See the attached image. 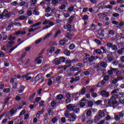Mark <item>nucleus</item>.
Returning <instances> with one entry per match:
<instances>
[{"mask_svg": "<svg viewBox=\"0 0 124 124\" xmlns=\"http://www.w3.org/2000/svg\"><path fill=\"white\" fill-rule=\"evenodd\" d=\"M0 13H1V11H0ZM11 14H12V12H8L7 10L4 9L2 14L1 15L0 14V19H3L4 17H5V18H10V17H11Z\"/></svg>", "mask_w": 124, "mask_h": 124, "instance_id": "f257e3e1", "label": "nucleus"}, {"mask_svg": "<svg viewBox=\"0 0 124 124\" xmlns=\"http://www.w3.org/2000/svg\"><path fill=\"white\" fill-rule=\"evenodd\" d=\"M66 108L67 110H69V111H73L74 113H76V114H78L79 111H80V108H76V106H72L71 104L68 105L66 106Z\"/></svg>", "mask_w": 124, "mask_h": 124, "instance_id": "f03ea898", "label": "nucleus"}, {"mask_svg": "<svg viewBox=\"0 0 124 124\" xmlns=\"http://www.w3.org/2000/svg\"><path fill=\"white\" fill-rule=\"evenodd\" d=\"M105 116V113L102 110L99 111V114L97 115L94 117V121L95 122H98V121L101 120L103 117Z\"/></svg>", "mask_w": 124, "mask_h": 124, "instance_id": "7ed1b4c3", "label": "nucleus"}, {"mask_svg": "<svg viewBox=\"0 0 124 124\" xmlns=\"http://www.w3.org/2000/svg\"><path fill=\"white\" fill-rule=\"evenodd\" d=\"M77 119V117L75 116V114L74 113H72L70 115L69 118L68 119V121L71 123V122H74L75 120Z\"/></svg>", "mask_w": 124, "mask_h": 124, "instance_id": "20e7f679", "label": "nucleus"}, {"mask_svg": "<svg viewBox=\"0 0 124 124\" xmlns=\"http://www.w3.org/2000/svg\"><path fill=\"white\" fill-rule=\"evenodd\" d=\"M100 94L102 97H108L110 95V93L106 92V90H102Z\"/></svg>", "mask_w": 124, "mask_h": 124, "instance_id": "39448f33", "label": "nucleus"}, {"mask_svg": "<svg viewBox=\"0 0 124 124\" xmlns=\"http://www.w3.org/2000/svg\"><path fill=\"white\" fill-rule=\"evenodd\" d=\"M105 4L103 2H101L100 3H99L96 6L97 8H98V10L96 12H98L100 9L102 10H104V9L103 8L104 7Z\"/></svg>", "mask_w": 124, "mask_h": 124, "instance_id": "423d86ee", "label": "nucleus"}, {"mask_svg": "<svg viewBox=\"0 0 124 124\" xmlns=\"http://www.w3.org/2000/svg\"><path fill=\"white\" fill-rule=\"evenodd\" d=\"M118 103V102L114 99H110L108 100V105H110V106H111V105H115V104H117Z\"/></svg>", "mask_w": 124, "mask_h": 124, "instance_id": "0eeeda50", "label": "nucleus"}, {"mask_svg": "<svg viewBox=\"0 0 124 124\" xmlns=\"http://www.w3.org/2000/svg\"><path fill=\"white\" fill-rule=\"evenodd\" d=\"M54 25L55 23H54V22L50 21L48 25H46L45 27L43 28V30H46V29H49V28H51V27H53V26Z\"/></svg>", "mask_w": 124, "mask_h": 124, "instance_id": "6e6552de", "label": "nucleus"}, {"mask_svg": "<svg viewBox=\"0 0 124 124\" xmlns=\"http://www.w3.org/2000/svg\"><path fill=\"white\" fill-rule=\"evenodd\" d=\"M77 62V60L76 59H74L72 60H66V64H67V65H71V63H73L74 62Z\"/></svg>", "mask_w": 124, "mask_h": 124, "instance_id": "1a4fd4ad", "label": "nucleus"}, {"mask_svg": "<svg viewBox=\"0 0 124 124\" xmlns=\"http://www.w3.org/2000/svg\"><path fill=\"white\" fill-rule=\"evenodd\" d=\"M86 93V87H83L81 89V92L78 93V95H84Z\"/></svg>", "mask_w": 124, "mask_h": 124, "instance_id": "9d476101", "label": "nucleus"}, {"mask_svg": "<svg viewBox=\"0 0 124 124\" xmlns=\"http://www.w3.org/2000/svg\"><path fill=\"white\" fill-rule=\"evenodd\" d=\"M109 17L106 16H104L100 18L101 22H107V21H109Z\"/></svg>", "mask_w": 124, "mask_h": 124, "instance_id": "9b49d317", "label": "nucleus"}, {"mask_svg": "<svg viewBox=\"0 0 124 124\" xmlns=\"http://www.w3.org/2000/svg\"><path fill=\"white\" fill-rule=\"evenodd\" d=\"M117 70V68H112L110 70H108V75H112L113 74V72H115Z\"/></svg>", "mask_w": 124, "mask_h": 124, "instance_id": "f8f14e48", "label": "nucleus"}, {"mask_svg": "<svg viewBox=\"0 0 124 124\" xmlns=\"http://www.w3.org/2000/svg\"><path fill=\"white\" fill-rule=\"evenodd\" d=\"M103 9H110L112 10L113 9V6L109 4L107 6H104V7H103Z\"/></svg>", "mask_w": 124, "mask_h": 124, "instance_id": "ddd939ff", "label": "nucleus"}, {"mask_svg": "<svg viewBox=\"0 0 124 124\" xmlns=\"http://www.w3.org/2000/svg\"><path fill=\"white\" fill-rule=\"evenodd\" d=\"M51 2L54 6H58V4L59 3V0H52Z\"/></svg>", "mask_w": 124, "mask_h": 124, "instance_id": "4468645a", "label": "nucleus"}, {"mask_svg": "<svg viewBox=\"0 0 124 124\" xmlns=\"http://www.w3.org/2000/svg\"><path fill=\"white\" fill-rule=\"evenodd\" d=\"M11 115H14V114L17 113V108H15L14 109H11L10 111H9Z\"/></svg>", "mask_w": 124, "mask_h": 124, "instance_id": "2eb2a0df", "label": "nucleus"}, {"mask_svg": "<svg viewBox=\"0 0 124 124\" xmlns=\"http://www.w3.org/2000/svg\"><path fill=\"white\" fill-rule=\"evenodd\" d=\"M16 39V37H13L12 34L9 35L8 37V40H10V41H13V40H15Z\"/></svg>", "mask_w": 124, "mask_h": 124, "instance_id": "dca6fc26", "label": "nucleus"}, {"mask_svg": "<svg viewBox=\"0 0 124 124\" xmlns=\"http://www.w3.org/2000/svg\"><path fill=\"white\" fill-rule=\"evenodd\" d=\"M54 62H55V65H59L61 62L59 60V58H56L55 60H53Z\"/></svg>", "mask_w": 124, "mask_h": 124, "instance_id": "f3484780", "label": "nucleus"}, {"mask_svg": "<svg viewBox=\"0 0 124 124\" xmlns=\"http://www.w3.org/2000/svg\"><path fill=\"white\" fill-rule=\"evenodd\" d=\"M78 105H79L80 107L81 108H84V107H85L86 106V103H84V102H81L80 101Z\"/></svg>", "mask_w": 124, "mask_h": 124, "instance_id": "a211bd4d", "label": "nucleus"}, {"mask_svg": "<svg viewBox=\"0 0 124 124\" xmlns=\"http://www.w3.org/2000/svg\"><path fill=\"white\" fill-rule=\"evenodd\" d=\"M74 17H75L74 16H71L69 18V20L68 21V23H69V24H72V22L73 21V20L74 19Z\"/></svg>", "mask_w": 124, "mask_h": 124, "instance_id": "6ab92c4d", "label": "nucleus"}, {"mask_svg": "<svg viewBox=\"0 0 124 124\" xmlns=\"http://www.w3.org/2000/svg\"><path fill=\"white\" fill-rule=\"evenodd\" d=\"M96 59H95V58H94V56H91V57H89V62H93V61H96Z\"/></svg>", "mask_w": 124, "mask_h": 124, "instance_id": "aec40b11", "label": "nucleus"}, {"mask_svg": "<svg viewBox=\"0 0 124 124\" xmlns=\"http://www.w3.org/2000/svg\"><path fill=\"white\" fill-rule=\"evenodd\" d=\"M112 35V36H114V35H115V31H114L113 30H109L108 31V35Z\"/></svg>", "mask_w": 124, "mask_h": 124, "instance_id": "412c9836", "label": "nucleus"}, {"mask_svg": "<svg viewBox=\"0 0 124 124\" xmlns=\"http://www.w3.org/2000/svg\"><path fill=\"white\" fill-rule=\"evenodd\" d=\"M94 52H96V54H97L98 55H101V54H103L100 49H96L94 50Z\"/></svg>", "mask_w": 124, "mask_h": 124, "instance_id": "4be33fe9", "label": "nucleus"}, {"mask_svg": "<svg viewBox=\"0 0 124 124\" xmlns=\"http://www.w3.org/2000/svg\"><path fill=\"white\" fill-rule=\"evenodd\" d=\"M41 25V22H39L36 23V24H33L31 26V28H34V27H37L38 26H40Z\"/></svg>", "mask_w": 124, "mask_h": 124, "instance_id": "5701e85b", "label": "nucleus"}, {"mask_svg": "<svg viewBox=\"0 0 124 124\" xmlns=\"http://www.w3.org/2000/svg\"><path fill=\"white\" fill-rule=\"evenodd\" d=\"M100 66L101 67H103V68H106L107 63H105V62H101L100 63Z\"/></svg>", "mask_w": 124, "mask_h": 124, "instance_id": "b1692460", "label": "nucleus"}, {"mask_svg": "<svg viewBox=\"0 0 124 124\" xmlns=\"http://www.w3.org/2000/svg\"><path fill=\"white\" fill-rule=\"evenodd\" d=\"M57 98L58 100H62L63 98V95L62 94H60L57 95Z\"/></svg>", "mask_w": 124, "mask_h": 124, "instance_id": "393cba45", "label": "nucleus"}, {"mask_svg": "<svg viewBox=\"0 0 124 124\" xmlns=\"http://www.w3.org/2000/svg\"><path fill=\"white\" fill-rule=\"evenodd\" d=\"M86 116L89 117H92V110L89 109L87 111L86 113Z\"/></svg>", "mask_w": 124, "mask_h": 124, "instance_id": "a878e982", "label": "nucleus"}, {"mask_svg": "<svg viewBox=\"0 0 124 124\" xmlns=\"http://www.w3.org/2000/svg\"><path fill=\"white\" fill-rule=\"evenodd\" d=\"M117 53L119 55H122L123 53H124V47L118 50Z\"/></svg>", "mask_w": 124, "mask_h": 124, "instance_id": "bb28decb", "label": "nucleus"}, {"mask_svg": "<svg viewBox=\"0 0 124 124\" xmlns=\"http://www.w3.org/2000/svg\"><path fill=\"white\" fill-rule=\"evenodd\" d=\"M66 28H67L68 31H71V24L68 23L66 24Z\"/></svg>", "mask_w": 124, "mask_h": 124, "instance_id": "cd10ccee", "label": "nucleus"}, {"mask_svg": "<svg viewBox=\"0 0 124 124\" xmlns=\"http://www.w3.org/2000/svg\"><path fill=\"white\" fill-rule=\"evenodd\" d=\"M59 60L60 62H65V58L64 57H61Z\"/></svg>", "mask_w": 124, "mask_h": 124, "instance_id": "c85d7f7f", "label": "nucleus"}, {"mask_svg": "<svg viewBox=\"0 0 124 124\" xmlns=\"http://www.w3.org/2000/svg\"><path fill=\"white\" fill-rule=\"evenodd\" d=\"M111 49L113 50V51H117L118 50V46L116 45H112Z\"/></svg>", "mask_w": 124, "mask_h": 124, "instance_id": "c756f323", "label": "nucleus"}, {"mask_svg": "<svg viewBox=\"0 0 124 124\" xmlns=\"http://www.w3.org/2000/svg\"><path fill=\"white\" fill-rule=\"evenodd\" d=\"M10 88H5L3 90V93H8L10 92Z\"/></svg>", "mask_w": 124, "mask_h": 124, "instance_id": "7c9ffc66", "label": "nucleus"}, {"mask_svg": "<svg viewBox=\"0 0 124 124\" xmlns=\"http://www.w3.org/2000/svg\"><path fill=\"white\" fill-rule=\"evenodd\" d=\"M93 101H89L88 103V107H92L93 106Z\"/></svg>", "mask_w": 124, "mask_h": 124, "instance_id": "2f4dec72", "label": "nucleus"}, {"mask_svg": "<svg viewBox=\"0 0 124 124\" xmlns=\"http://www.w3.org/2000/svg\"><path fill=\"white\" fill-rule=\"evenodd\" d=\"M17 85H18V83L13 82V83H12V88H13V89H17Z\"/></svg>", "mask_w": 124, "mask_h": 124, "instance_id": "473e14b6", "label": "nucleus"}, {"mask_svg": "<svg viewBox=\"0 0 124 124\" xmlns=\"http://www.w3.org/2000/svg\"><path fill=\"white\" fill-rule=\"evenodd\" d=\"M63 53L65 54L66 56H67V57H69V56H70V51L67 50H64Z\"/></svg>", "mask_w": 124, "mask_h": 124, "instance_id": "72a5a7b5", "label": "nucleus"}, {"mask_svg": "<svg viewBox=\"0 0 124 124\" xmlns=\"http://www.w3.org/2000/svg\"><path fill=\"white\" fill-rule=\"evenodd\" d=\"M117 98H118V95L116 94H114L110 97V99L116 100L117 99Z\"/></svg>", "mask_w": 124, "mask_h": 124, "instance_id": "f704fd0d", "label": "nucleus"}, {"mask_svg": "<svg viewBox=\"0 0 124 124\" xmlns=\"http://www.w3.org/2000/svg\"><path fill=\"white\" fill-rule=\"evenodd\" d=\"M39 29V27L36 28L34 29L33 28H31L28 30L29 32H32L33 31H36V30H38Z\"/></svg>", "mask_w": 124, "mask_h": 124, "instance_id": "c9c22d12", "label": "nucleus"}, {"mask_svg": "<svg viewBox=\"0 0 124 124\" xmlns=\"http://www.w3.org/2000/svg\"><path fill=\"white\" fill-rule=\"evenodd\" d=\"M36 94V93H34L33 94L31 95L29 97V100L31 101V100H32L34 98V97L35 96Z\"/></svg>", "mask_w": 124, "mask_h": 124, "instance_id": "e433bc0d", "label": "nucleus"}, {"mask_svg": "<svg viewBox=\"0 0 124 124\" xmlns=\"http://www.w3.org/2000/svg\"><path fill=\"white\" fill-rule=\"evenodd\" d=\"M108 60L109 62H113L115 60V58L113 56H110L108 58Z\"/></svg>", "mask_w": 124, "mask_h": 124, "instance_id": "4c0bfd02", "label": "nucleus"}, {"mask_svg": "<svg viewBox=\"0 0 124 124\" xmlns=\"http://www.w3.org/2000/svg\"><path fill=\"white\" fill-rule=\"evenodd\" d=\"M40 75V74H38L37 76H36L34 81L36 82H38L39 80H40V78H39V76Z\"/></svg>", "mask_w": 124, "mask_h": 124, "instance_id": "58836bf2", "label": "nucleus"}, {"mask_svg": "<svg viewBox=\"0 0 124 124\" xmlns=\"http://www.w3.org/2000/svg\"><path fill=\"white\" fill-rule=\"evenodd\" d=\"M89 19V16L87 15H84L82 17V20L84 21H87V20Z\"/></svg>", "mask_w": 124, "mask_h": 124, "instance_id": "ea45409f", "label": "nucleus"}, {"mask_svg": "<svg viewBox=\"0 0 124 124\" xmlns=\"http://www.w3.org/2000/svg\"><path fill=\"white\" fill-rule=\"evenodd\" d=\"M27 76H28L27 75L23 76L22 77V78H24V77L26 78V79L27 80V81H29V80H31V76L27 77Z\"/></svg>", "mask_w": 124, "mask_h": 124, "instance_id": "a19ab883", "label": "nucleus"}, {"mask_svg": "<svg viewBox=\"0 0 124 124\" xmlns=\"http://www.w3.org/2000/svg\"><path fill=\"white\" fill-rule=\"evenodd\" d=\"M110 79V77L109 76H105L104 77L103 80L105 81L106 82H107V81H108V80Z\"/></svg>", "mask_w": 124, "mask_h": 124, "instance_id": "79ce46f5", "label": "nucleus"}, {"mask_svg": "<svg viewBox=\"0 0 124 124\" xmlns=\"http://www.w3.org/2000/svg\"><path fill=\"white\" fill-rule=\"evenodd\" d=\"M69 48L70 50H73L75 48V45L74 44H71Z\"/></svg>", "mask_w": 124, "mask_h": 124, "instance_id": "37998d69", "label": "nucleus"}, {"mask_svg": "<svg viewBox=\"0 0 124 124\" xmlns=\"http://www.w3.org/2000/svg\"><path fill=\"white\" fill-rule=\"evenodd\" d=\"M18 4H19V3L16 1H14L11 2V5L13 6H16V5H18Z\"/></svg>", "mask_w": 124, "mask_h": 124, "instance_id": "c03bdc74", "label": "nucleus"}, {"mask_svg": "<svg viewBox=\"0 0 124 124\" xmlns=\"http://www.w3.org/2000/svg\"><path fill=\"white\" fill-rule=\"evenodd\" d=\"M51 122L53 124H56L58 122V118L56 117H54L52 120Z\"/></svg>", "mask_w": 124, "mask_h": 124, "instance_id": "a18cd8bd", "label": "nucleus"}, {"mask_svg": "<svg viewBox=\"0 0 124 124\" xmlns=\"http://www.w3.org/2000/svg\"><path fill=\"white\" fill-rule=\"evenodd\" d=\"M65 44V40H61L60 41V45H64Z\"/></svg>", "mask_w": 124, "mask_h": 124, "instance_id": "49530a36", "label": "nucleus"}, {"mask_svg": "<svg viewBox=\"0 0 124 124\" xmlns=\"http://www.w3.org/2000/svg\"><path fill=\"white\" fill-rule=\"evenodd\" d=\"M53 84V81H52V78H50L48 79V81L47 82V86H51Z\"/></svg>", "mask_w": 124, "mask_h": 124, "instance_id": "de8ad7c7", "label": "nucleus"}, {"mask_svg": "<svg viewBox=\"0 0 124 124\" xmlns=\"http://www.w3.org/2000/svg\"><path fill=\"white\" fill-rule=\"evenodd\" d=\"M73 10H74V6H72L68 9V11H69L70 12H72Z\"/></svg>", "mask_w": 124, "mask_h": 124, "instance_id": "09e8293b", "label": "nucleus"}, {"mask_svg": "<svg viewBox=\"0 0 124 124\" xmlns=\"http://www.w3.org/2000/svg\"><path fill=\"white\" fill-rule=\"evenodd\" d=\"M52 9L50 7V6H47V7L46 8V13H49V12H50V11Z\"/></svg>", "mask_w": 124, "mask_h": 124, "instance_id": "8fccbe9b", "label": "nucleus"}, {"mask_svg": "<svg viewBox=\"0 0 124 124\" xmlns=\"http://www.w3.org/2000/svg\"><path fill=\"white\" fill-rule=\"evenodd\" d=\"M94 41L96 43L98 44V45H101L102 44V43L99 40L95 39Z\"/></svg>", "mask_w": 124, "mask_h": 124, "instance_id": "3c124183", "label": "nucleus"}, {"mask_svg": "<svg viewBox=\"0 0 124 124\" xmlns=\"http://www.w3.org/2000/svg\"><path fill=\"white\" fill-rule=\"evenodd\" d=\"M65 7H66V6L64 4H62L60 7L59 9L60 10H63V9H64Z\"/></svg>", "mask_w": 124, "mask_h": 124, "instance_id": "603ef678", "label": "nucleus"}, {"mask_svg": "<svg viewBox=\"0 0 124 124\" xmlns=\"http://www.w3.org/2000/svg\"><path fill=\"white\" fill-rule=\"evenodd\" d=\"M65 97L66 98V99H68V98H70V97H71V94L67 93H66L65 94Z\"/></svg>", "mask_w": 124, "mask_h": 124, "instance_id": "864d4df0", "label": "nucleus"}, {"mask_svg": "<svg viewBox=\"0 0 124 124\" xmlns=\"http://www.w3.org/2000/svg\"><path fill=\"white\" fill-rule=\"evenodd\" d=\"M78 93H79L77 92V93L72 94V98L73 99L75 98L76 97V96H77V95H78Z\"/></svg>", "mask_w": 124, "mask_h": 124, "instance_id": "5fc2aeb1", "label": "nucleus"}, {"mask_svg": "<svg viewBox=\"0 0 124 124\" xmlns=\"http://www.w3.org/2000/svg\"><path fill=\"white\" fill-rule=\"evenodd\" d=\"M42 40V38H40V39L36 40L35 41V44H39V43H40V42H41Z\"/></svg>", "mask_w": 124, "mask_h": 124, "instance_id": "6e6d98bb", "label": "nucleus"}, {"mask_svg": "<svg viewBox=\"0 0 124 124\" xmlns=\"http://www.w3.org/2000/svg\"><path fill=\"white\" fill-rule=\"evenodd\" d=\"M16 48H17V46H15L14 47L11 48L9 51V53H10V54H11V53H12V51H14V50H15Z\"/></svg>", "mask_w": 124, "mask_h": 124, "instance_id": "4d7b16f0", "label": "nucleus"}, {"mask_svg": "<svg viewBox=\"0 0 124 124\" xmlns=\"http://www.w3.org/2000/svg\"><path fill=\"white\" fill-rule=\"evenodd\" d=\"M5 54L3 53V52L0 51V58H5Z\"/></svg>", "mask_w": 124, "mask_h": 124, "instance_id": "13d9d810", "label": "nucleus"}, {"mask_svg": "<svg viewBox=\"0 0 124 124\" xmlns=\"http://www.w3.org/2000/svg\"><path fill=\"white\" fill-rule=\"evenodd\" d=\"M101 102H102L101 100H98L97 101L94 102V104H96V105H99Z\"/></svg>", "mask_w": 124, "mask_h": 124, "instance_id": "bf43d9fd", "label": "nucleus"}, {"mask_svg": "<svg viewBox=\"0 0 124 124\" xmlns=\"http://www.w3.org/2000/svg\"><path fill=\"white\" fill-rule=\"evenodd\" d=\"M112 15H113V16L115 17V18H119V17H120V14L117 13L113 14Z\"/></svg>", "mask_w": 124, "mask_h": 124, "instance_id": "052dcab7", "label": "nucleus"}, {"mask_svg": "<svg viewBox=\"0 0 124 124\" xmlns=\"http://www.w3.org/2000/svg\"><path fill=\"white\" fill-rule=\"evenodd\" d=\"M57 104V103H56V101H53L51 102L50 105L51 107H55V106Z\"/></svg>", "mask_w": 124, "mask_h": 124, "instance_id": "680f3d73", "label": "nucleus"}, {"mask_svg": "<svg viewBox=\"0 0 124 124\" xmlns=\"http://www.w3.org/2000/svg\"><path fill=\"white\" fill-rule=\"evenodd\" d=\"M55 51V46H52L51 47L50 50H49V53L50 54H52L53 52Z\"/></svg>", "mask_w": 124, "mask_h": 124, "instance_id": "e2e57ef3", "label": "nucleus"}, {"mask_svg": "<svg viewBox=\"0 0 124 124\" xmlns=\"http://www.w3.org/2000/svg\"><path fill=\"white\" fill-rule=\"evenodd\" d=\"M62 78V76H58L56 77V81L57 82H61V79Z\"/></svg>", "mask_w": 124, "mask_h": 124, "instance_id": "0e129e2a", "label": "nucleus"}, {"mask_svg": "<svg viewBox=\"0 0 124 124\" xmlns=\"http://www.w3.org/2000/svg\"><path fill=\"white\" fill-rule=\"evenodd\" d=\"M25 113H26V109H23L20 113L19 116H23V115L25 114Z\"/></svg>", "mask_w": 124, "mask_h": 124, "instance_id": "69168bd1", "label": "nucleus"}, {"mask_svg": "<svg viewBox=\"0 0 124 124\" xmlns=\"http://www.w3.org/2000/svg\"><path fill=\"white\" fill-rule=\"evenodd\" d=\"M91 96L92 97H96L97 96V93H91Z\"/></svg>", "mask_w": 124, "mask_h": 124, "instance_id": "338daca9", "label": "nucleus"}, {"mask_svg": "<svg viewBox=\"0 0 124 124\" xmlns=\"http://www.w3.org/2000/svg\"><path fill=\"white\" fill-rule=\"evenodd\" d=\"M58 1L59 2V3H66V0H58Z\"/></svg>", "mask_w": 124, "mask_h": 124, "instance_id": "774afa93", "label": "nucleus"}]
</instances>
